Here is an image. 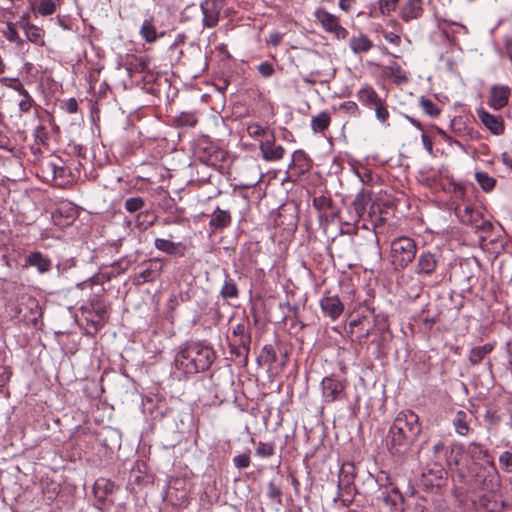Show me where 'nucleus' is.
Instances as JSON below:
<instances>
[{
  "label": "nucleus",
  "instance_id": "obj_28",
  "mask_svg": "<svg viewBox=\"0 0 512 512\" xmlns=\"http://www.w3.org/2000/svg\"><path fill=\"white\" fill-rule=\"evenodd\" d=\"M154 245L156 249L165 252L169 255H174L177 253L178 248L180 246L179 243H174L171 240L156 238Z\"/></svg>",
  "mask_w": 512,
  "mask_h": 512
},
{
  "label": "nucleus",
  "instance_id": "obj_30",
  "mask_svg": "<svg viewBox=\"0 0 512 512\" xmlns=\"http://www.w3.org/2000/svg\"><path fill=\"white\" fill-rule=\"evenodd\" d=\"M145 200L140 196L130 197L125 200L124 208L129 213H135L145 207Z\"/></svg>",
  "mask_w": 512,
  "mask_h": 512
},
{
  "label": "nucleus",
  "instance_id": "obj_44",
  "mask_svg": "<svg viewBox=\"0 0 512 512\" xmlns=\"http://www.w3.org/2000/svg\"><path fill=\"white\" fill-rule=\"evenodd\" d=\"M257 69H258V72L260 73V75L264 78L271 77L275 72L274 67L268 61H264V62L260 63L258 65Z\"/></svg>",
  "mask_w": 512,
  "mask_h": 512
},
{
  "label": "nucleus",
  "instance_id": "obj_5",
  "mask_svg": "<svg viewBox=\"0 0 512 512\" xmlns=\"http://www.w3.org/2000/svg\"><path fill=\"white\" fill-rule=\"evenodd\" d=\"M315 20L327 32L333 34L337 39H346L348 37V30L344 28L337 16L319 8L314 13Z\"/></svg>",
  "mask_w": 512,
  "mask_h": 512
},
{
  "label": "nucleus",
  "instance_id": "obj_20",
  "mask_svg": "<svg viewBox=\"0 0 512 512\" xmlns=\"http://www.w3.org/2000/svg\"><path fill=\"white\" fill-rule=\"evenodd\" d=\"M455 213L463 224H473L479 217V212L470 205H458Z\"/></svg>",
  "mask_w": 512,
  "mask_h": 512
},
{
  "label": "nucleus",
  "instance_id": "obj_37",
  "mask_svg": "<svg viewBox=\"0 0 512 512\" xmlns=\"http://www.w3.org/2000/svg\"><path fill=\"white\" fill-rule=\"evenodd\" d=\"M56 11V4L52 0H40L38 12L42 16L52 15Z\"/></svg>",
  "mask_w": 512,
  "mask_h": 512
},
{
  "label": "nucleus",
  "instance_id": "obj_34",
  "mask_svg": "<svg viewBox=\"0 0 512 512\" xmlns=\"http://www.w3.org/2000/svg\"><path fill=\"white\" fill-rule=\"evenodd\" d=\"M4 36L9 42L16 43L18 46H22L24 43L23 39L18 35L13 23L7 24Z\"/></svg>",
  "mask_w": 512,
  "mask_h": 512
},
{
  "label": "nucleus",
  "instance_id": "obj_6",
  "mask_svg": "<svg viewBox=\"0 0 512 512\" xmlns=\"http://www.w3.org/2000/svg\"><path fill=\"white\" fill-rule=\"evenodd\" d=\"M441 260L439 252L424 251L422 252L415 266V274L419 277L431 276L437 269Z\"/></svg>",
  "mask_w": 512,
  "mask_h": 512
},
{
  "label": "nucleus",
  "instance_id": "obj_3",
  "mask_svg": "<svg viewBox=\"0 0 512 512\" xmlns=\"http://www.w3.org/2000/svg\"><path fill=\"white\" fill-rule=\"evenodd\" d=\"M417 244L410 237H398L391 242L390 259L396 271L407 268L415 259Z\"/></svg>",
  "mask_w": 512,
  "mask_h": 512
},
{
  "label": "nucleus",
  "instance_id": "obj_29",
  "mask_svg": "<svg viewBox=\"0 0 512 512\" xmlns=\"http://www.w3.org/2000/svg\"><path fill=\"white\" fill-rule=\"evenodd\" d=\"M475 179L486 192L491 191L496 184V180L486 172H477L475 174Z\"/></svg>",
  "mask_w": 512,
  "mask_h": 512
},
{
  "label": "nucleus",
  "instance_id": "obj_24",
  "mask_svg": "<svg viewBox=\"0 0 512 512\" xmlns=\"http://www.w3.org/2000/svg\"><path fill=\"white\" fill-rule=\"evenodd\" d=\"M357 98L363 105L368 107L379 104V101L381 100L376 91L370 86L361 88L357 92Z\"/></svg>",
  "mask_w": 512,
  "mask_h": 512
},
{
  "label": "nucleus",
  "instance_id": "obj_56",
  "mask_svg": "<svg viewBox=\"0 0 512 512\" xmlns=\"http://www.w3.org/2000/svg\"><path fill=\"white\" fill-rule=\"evenodd\" d=\"M503 163L506 167H508L512 171V157L509 155L504 154L502 157Z\"/></svg>",
  "mask_w": 512,
  "mask_h": 512
},
{
  "label": "nucleus",
  "instance_id": "obj_47",
  "mask_svg": "<svg viewBox=\"0 0 512 512\" xmlns=\"http://www.w3.org/2000/svg\"><path fill=\"white\" fill-rule=\"evenodd\" d=\"M7 86L17 92L19 96L28 92L19 79H11Z\"/></svg>",
  "mask_w": 512,
  "mask_h": 512
},
{
  "label": "nucleus",
  "instance_id": "obj_41",
  "mask_svg": "<svg viewBox=\"0 0 512 512\" xmlns=\"http://www.w3.org/2000/svg\"><path fill=\"white\" fill-rule=\"evenodd\" d=\"M261 358L267 364H273L276 362L277 355L272 345H265L262 348Z\"/></svg>",
  "mask_w": 512,
  "mask_h": 512
},
{
  "label": "nucleus",
  "instance_id": "obj_22",
  "mask_svg": "<svg viewBox=\"0 0 512 512\" xmlns=\"http://www.w3.org/2000/svg\"><path fill=\"white\" fill-rule=\"evenodd\" d=\"M21 26L24 29L25 35L30 42H32L36 45H39V46L44 45V30L43 29H41L33 24H30L28 22L23 23Z\"/></svg>",
  "mask_w": 512,
  "mask_h": 512
},
{
  "label": "nucleus",
  "instance_id": "obj_40",
  "mask_svg": "<svg viewBox=\"0 0 512 512\" xmlns=\"http://www.w3.org/2000/svg\"><path fill=\"white\" fill-rule=\"evenodd\" d=\"M176 121L179 126L193 127L197 123V118L193 113H181Z\"/></svg>",
  "mask_w": 512,
  "mask_h": 512
},
{
  "label": "nucleus",
  "instance_id": "obj_23",
  "mask_svg": "<svg viewBox=\"0 0 512 512\" xmlns=\"http://www.w3.org/2000/svg\"><path fill=\"white\" fill-rule=\"evenodd\" d=\"M466 455L471 460H484L487 463L493 464L492 461H490L488 450H486L481 444L472 442L470 443L465 450Z\"/></svg>",
  "mask_w": 512,
  "mask_h": 512
},
{
  "label": "nucleus",
  "instance_id": "obj_11",
  "mask_svg": "<svg viewBox=\"0 0 512 512\" xmlns=\"http://www.w3.org/2000/svg\"><path fill=\"white\" fill-rule=\"evenodd\" d=\"M424 12L422 0H406L399 8V17L404 22L419 19Z\"/></svg>",
  "mask_w": 512,
  "mask_h": 512
},
{
  "label": "nucleus",
  "instance_id": "obj_59",
  "mask_svg": "<svg viewBox=\"0 0 512 512\" xmlns=\"http://www.w3.org/2000/svg\"><path fill=\"white\" fill-rule=\"evenodd\" d=\"M401 72H402V71H401L400 67H396V68L393 70V74H394L395 76H398Z\"/></svg>",
  "mask_w": 512,
  "mask_h": 512
},
{
  "label": "nucleus",
  "instance_id": "obj_4",
  "mask_svg": "<svg viewBox=\"0 0 512 512\" xmlns=\"http://www.w3.org/2000/svg\"><path fill=\"white\" fill-rule=\"evenodd\" d=\"M250 344L251 335L246 324L239 323L234 326L229 337L230 352L235 357L240 358L243 365H246L248 362Z\"/></svg>",
  "mask_w": 512,
  "mask_h": 512
},
{
  "label": "nucleus",
  "instance_id": "obj_19",
  "mask_svg": "<svg viewBox=\"0 0 512 512\" xmlns=\"http://www.w3.org/2000/svg\"><path fill=\"white\" fill-rule=\"evenodd\" d=\"M331 124V115L328 111H322L311 119V129L314 134L323 133Z\"/></svg>",
  "mask_w": 512,
  "mask_h": 512
},
{
  "label": "nucleus",
  "instance_id": "obj_49",
  "mask_svg": "<svg viewBox=\"0 0 512 512\" xmlns=\"http://www.w3.org/2000/svg\"><path fill=\"white\" fill-rule=\"evenodd\" d=\"M421 140L423 143L424 148L431 153L433 150V142L429 136H427L425 133H422Z\"/></svg>",
  "mask_w": 512,
  "mask_h": 512
},
{
  "label": "nucleus",
  "instance_id": "obj_64",
  "mask_svg": "<svg viewBox=\"0 0 512 512\" xmlns=\"http://www.w3.org/2000/svg\"><path fill=\"white\" fill-rule=\"evenodd\" d=\"M153 223H154V220L149 221V222L147 223V225L145 226V229H146V228H148V227H150V226H152V225H153Z\"/></svg>",
  "mask_w": 512,
  "mask_h": 512
},
{
  "label": "nucleus",
  "instance_id": "obj_46",
  "mask_svg": "<svg viewBox=\"0 0 512 512\" xmlns=\"http://www.w3.org/2000/svg\"><path fill=\"white\" fill-rule=\"evenodd\" d=\"M375 113L377 119L381 122H385L388 119L389 112L382 100L379 101V104L375 105Z\"/></svg>",
  "mask_w": 512,
  "mask_h": 512
},
{
  "label": "nucleus",
  "instance_id": "obj_38",
  "mask_svg": "<svg viewBox=\"0 0 512 512\" xmlns=\"http://www.w3.org/2000/svg\"><path fill=\"white\" fill-rule=\"evenodd\" d=\"M420 106L423 111L431 117H436L440 113L438 107L429 99L422 98L420 101Z\"/></svg>",
  "mask_w": 512,
  "mask_h": 512
},
{
  "label": "nucleus",
  "instance_id": "obj_1",
  "mask_svg": "<svg viewBox=\"0 0 512 512\" xmlns=\"http://www.w3.org/2000/svg\"><path fill=\"white\" fill-rule=\"evenodd\" d=\"M421 425L416 413L401 411L394 419L389 430L390 451L393 454L404 453L417 439Z\"/></svg>",
  "mask_w": 512,
  "mask_h": 512
},
{
  "label": "nucleus",
  "instance_id": "obj_7",
  "mask_svg": "<svg viewBox=\"0 0 512 512\" xmlns=\"http://www.w3.org/2000/svg\"><path fill=\"white\" fill-rule=\"evenodd\" d=\"M223 9V2L221 0H206L201 4L203 13V26L207 28L215 27L220 18V13Z\"/></svg>",
  "mask_w": 512,
  "mask_h": 512
},
{
  "label": "nucleus",
  "instance_id": "obj_57",
  "mask_svg": "<svg viewBox=\"0 0 512 512\" xmlns=\"http://www.w3.org/2000/svg\"><path fill=\"white\" fill-rule=\"evenodd\" d=\"M407 119H408V120H409V122H410L412 125H414L417 129L422 130V125H421V123H420L418 120H416V119H414V118H412V117H407Z\"/></svg>",
  "mask_w": 512,
  "mask_h": 512
},
{
  "label": "nucleus",
  "instance_id": "obj_18",
  "mask_svg": "<svg viewBox=\"0 0 512 512\" xmlns=\"http://www.w3.org/2000/svg\"><path fill=\"white\" fill-rule=\"evenodd\" d=\"M231 223V215L226 210H221L220 208H216L211 216L209 221V226L221 230Z\"/></svg>",
  "mask_w": 512,
  "mask_h": 512
},
{
  "label": "nucleus",
  "instance_id": "obj_63",
  "mask_svg": "<svg viewBox=\"0 0 512 512\" xmlns=\"http://www.w3.org/2000/svg\"><path fill=\"white\" fill-rule=\"evenodd\" d=\"M442 447H443L442 443H438V444H436V445L434 446V449H435V451H438V450H439L440 448H442Z\"/></svg>",
  "mask_w": 512,
  "mask_h": 512
},
{
  "label": "nucleus",
  "instance_id": "obj_39",
  "mask_svg": "<svg viewBox=\"0 0 512 512\" xmlns=\"http://www.w3.org/2000/svg\"><path fill=\"white\" fill-rule=\"evenodd\" d=\"M21 99L18 102V107L21 113H27L34 105V99L29 92L20 95Z\"/></svg>",
  "mask_w": 512,
  "mask_h": 512
},
{
  "label": "nucleus",
  "instance_id": "obj_55",
  "mask_svg": "<svg viewBox=\"0 0 512 512\" xmlns=\"http://www.w3.org/2000/svg\"><path fill=\"white\" fill-rule=\"evenodd\" d=\"M140 277L142 278L143 282L151 280V270L145 269L140 273Z\"/></svg>",
  "mask_w": 512,
  "mask_h": 512
},
{
  "label": "nucleus",
  "instance_id": "obj_62",
  "mask_svg": "<svg viewBox=\"0 0 512 512\" xmlns=\"http://www.w3.org/2000/svg\"><path fill=\"white\" fill-rule=\"evenodd\" d=\"M439 133L442 135V137H443L444 139H446V140H448V139H449V137L446 135V133H445L444 131H442V130H440V129H439Z\"/></svg>",
  "mask_w": 512,
  "mask_h": 512
},
{
  "label": "nucleus",
  "instance_id": "obj_50",
  "mask_svg": "<svg viewBox=\"0 0 512 512\" xmlns=\"http://www.w3.org/2000/svg\"><path fill=\"white\" fill-rule=\"evenodd\" d=\"M355 2L356 0H339L338 5L341 10L348 12L351 10Z\"/></svg>",
  "mask_w": 512,
  "mask_h": 512
},
{
  "label": "nucleus",
  "instance_id": "obj_53",
  "mask_svg": "<svg viewBox=\"0 0 512 512\" xmlns=\"http://www.w3.org/2000/svg\"><path fill=\"white\" fill-rule=\"evenodd\" d=\"M280 41H281V35L279 33H271L269 35V42L272 45L276 46L280 43Z\"/></svg>",
  "mask_w": 512,
  "mask_h": 512
},
{
  "label": "nucleus",
  "instance_id": "obj_48",
  "mask_svg": "<svg viewBox=\"0 0 512 512\" xmlns=\"http://www.w3.org/2000/svg\"><path fill=\"white\" fill-rule=\"evenodd\" d=\"M383 37L387 42L394 44V45H399V43L401 41L400 36L393 32H385L383 34Z\"/></svg>",
  "mask_w": 512,
  "mask_h": 512
},
{
  "label": "nucleus",
  "instance_id": "obj_61",
  "mask_svg": "<svg viewBox=\"0 0 512 512\" xmlns=\"http://www.w3.org/2000/svg\"><path fill=\"white\" fill-rule=\"evenodd\" d=\"M437 473H438V478H439V479H442V478H443L444 471H443L442 469H439V470L437 471Z\"/></svg>",
  "mask_w": 512,
  "mask_h": 512
},
{
  "label": "nucleus",
  "instance_id": "obj_26",
  "mask_svg": "<svg viewBox=\"0 0 512 512\" xmlns=\"http://www.w3.org/2000/svg\"><path fill=\"white\" fill-rule=\"evenodd\" d=\"M452 422L457 434L465 436L469 433V417L466 412L459 410Z\"/></svg>",
  "mask_w": 512,
  "mask_h": 512
},
{
  "label": "nucleus",
  "instance_id": "obj_52",
  "mask_svg": "<svg viewBox=\"0 0 512 512\" xmlns=\"http://www.w3.org/2000/svg\"><path fill=\"white\" fill-rule=\"evenodd\" d=\"M66 108L69 113H75L78 109L77 101L74 98H70L66 103Z\"/></svg>",
  "mask_w": 512,
  "mask_h": 512
},
{
  "label": "nucleus",
  "instance_id": "obj_43",
  "mask_svg": "<svg viewBox=\"0 0 512 512\" xmlns=\"http://www.w3.org/2000/svg\"><path fill=\"white\" fill-rule=\"evenodd\" d=\"M500 466L507 472L512 471V453L509 451L503 452L499 457Z\"/></svg>",
  "mask_w": 512,
  "mask_h": 512
},
{
  "label": "nucleus",
  "instance_id": "obj_42",
  "mask_svg": "<svg viewBox=\"0 0 512 512\" xmlns=\"http://www.w3.org/2000/svg\"><path fill=\"white\" fill-rule=\"evenodd\" d=\"M250 451L239 454L233 458V464L238 469H244L250 465Z\"/></svg>",
  "mask_w": 512,
  "mask_h": 512
},
{
  "label": "nucleus",
  "instance_id": "obj_12",
  "mask_svg": "<svg viewBox=\"0 0 512 512\" xmlns=\"http://www.w3.org/2000/svg\"><path fill=\"white\" fill-rule=\"evenodd\" d=\"M321 309L325 316L335 321L344 311V304L338 296H324L320 301Z\"/></svg>",
  "mask_w": 512,
  "mask_h": 512
},
{
  "label": "nucleus",
  "instance_id": "obj_45",
  "mask_svg": "<svg viewBox=\"0 0 512 512\" xmlns=\"http://www.w3.org/2000/svg\"><path fill=\"white\" fill-rule=\"evenodd\" d=\"M281 495H282V493H281L280 489L274 484V482H269L268 490H267L268 498L280 503Z\"/></svg>",
  "mask_w": 512,
  "mask_h": 512
},
{
  "label": "nucleus",
  "instance_id": "obj_58",
  "mask_svg": "<svg viewBox=\"0 0 512 512\" xmlns=\"http://www.w3.org/2000/svg\"><path fill=\"white\" fill-rule=\"evenodd\" d=\"M44 127L43 126H38L36 129H35V134L36 136L38 137L39 135H41V133H44Z\"/></svg>",
  "mask_w": 512,
  "mask_h": 512
},
{
  "label": "nucleus",
  "instance_id": "obj_17",
  "mask_svg": "<svg viewBox=\"0 0 512 512\" xmlns=\"http://www.w3.org/2000/svg\"><path fill=\"white\" fill-rule=\"evenodd\" d=\"M349 46L354 54H361L368 52L373 47V43L366 35L359 33L350 38Z\"/></svg>",
  "mask_w": 512,
  "mask_h": 512
},
{
  "label": "nucleus",
  "instance_id": "obj_54",
  "mask_svg": "<svg viewBox=\"0 0 512 512\" xmlns=\"http://www.w3.org/2000/svg\"><path fill=\"white\" fill-rule=\"evenodd\" d=\"M51 167L53 169L54 177L62 176L65 172V168L57 167L54 163H51Z\"/></svg>",
  "mask_w": 512,
  "mask_h": 512
},
{
  "label": "nucleus",
  "instance_id": "obj_13",
  "mask_svg": "<svg viewBox=\"0 0 512 512\" xmlns=\"http://www.w3.org/2000/svg\"><path fill=\"white\" fill-rule=\"evenodd\" d=\"M374 325L369 321L366 316L358 317L357 319L349 322L350 332L356 334L359 343H363L370 336Z\"/></svg>",
  "mask_w": 512,
  "mask_h": 512
},
{
  "label": "nucleus",
  "instance_id": "obj_51",
  "mask_svg": "<svg viewBox=\"0 0 512 512\" xmlns=\"http://www.w3.org/2000/svg\"><path fill=\"white\" fill-rule=\"evenodd\" d=\"M329 205V200L325 197L315 198L314 199V206L317 207V209H323L325 206Z\"/></svg>",
  "mask_w": 512,
  "mask_h": 512
},
{
  "label": "nucleus",
  "instance_id": "obj_16",
  "mask_svg": "<svg viewBox=\"0 0 512 512\" xmlns=\"http://www.w3.org/2000/svg\"><path fill=\"white\" fill-rule=\"evenodd\" d=\"M479 118L485 127H487L493 134L500 135L504 132L503 121L500 117L481 111L479 113Z\"/></svg>",
  "mask_w": 512,
  "mask_h": 512
},
{
  "label": "nucleus",
  "instance_id": "obj_15",
  "mask_svg": "<svg viewBox=\"0 0 512 512\" xmlns=\"http://www.w3.org/2000/svg\"><path fill=\"white\" fill-rule=\"evenodd\" d=\"M116 489V485L109 479L99 478L95 481L93 492L98 501L104 503L109 495Z\"/></svg>",
  "mask_w": 512,
  "mask_h": 512
},
{
  "label": "nucleus",
  "instance_id": "obj_21",
  "mask_svg": "<svg viewBox=\"0 0 512 512\" xmlns=\"http://www.w3.org/2000/svg\"><path fill=\"white\" fill-rule=\"evenodd\" d=\"M139 34L147 43H154L158 39L159 35L152 16L143 21Z\"/></svg>",
  "mask_w": 512,
  "mask_h": 512
},
{
  "label": "nucleus",
  "instance_id": "obj_25",
  "mask_svg": "<svg viewBox=\"0 0 512 512\" xmlns=\"http://www.w3.org/2000/svg\"><path fill=\"white\" fill-rule=\"evenodd\" d=\"M494 349V345L491 343H486L482 346L473 347L469 352V362L472 365L479 364L488 354H490Z\"/></svg>",
  "mask_w": 512,
  "mask_h": 512
},
{
  "label": "nucleus",
  "instance_id": "obj_2",
  "mask_svg": "<svg viewBox=\"0 0 512 512\" xmlns=\"http://www.w3.org/2000/svg\"><path fill=\"white\" fill-rule=\"evenodd\" d=\"M214 359L215 353L212 348L199 342H192L180 347L174 363L179 371L196 374L209 369Z\"/></svg>",
  "mask_w": 512,
  "mask_h": 512
},
{
  "label": "nucleus",
  "instance_id": "obj_60",
  "mask_svg": "<svg viewBox=\"0 0 512 512\" xmlns=\"http://www.w3.org/2000/svg\"><path fill=\"white\" fill-rule=\"evenodd\" d=\"M146 216H148V213H144V212L139 213L137 215V221H139L141 217H146Z\"/></svg>",
  "mask_w": 512,
  "mask_h": 512
},
{
  "label": "nucleus",
  "instance_id": "obj_35",
  "mask_svg": "<svg viewBox=\"0 0 512 512\" xmlns=\"http://www.w3.org/2000/svg\"><path fill=\"white\" fill-rule=\"evenodd\" d=\"M339 110L352 117H358L360 115L359 107L354 101H345L341 103L339 105Z\"/></svg>",
  "mask_w": 512,
  "mask_h": 512
},
{
  "label": "nucleus",
  "instance_id": "obj_9",
  "mask_svg": "<svg viewBox=\"0 0 512 512\" xmlns=\"http://www.w3.org/2000/svg\"><path fill=\"white\" fill-rule=\"evenodd\" d=\"M322 395L324 401L333 402L339 399L341 393L344 391V383L337 379L334 375L324 377L322 382Z\"/></svg>",
  "mask_w": 512,
  "mask_h": 512
},
{
  "label": "nucleus",
  "instance_id": "obj_32",
  "mask_svg": "<svg viewBox=\"0 0 512 512\" xmlns=\"http://www.w3.org/2000/svg\"><path fill=\"white\" fill-rule=\"evenodd\" d=\"M399 0H378V8L382 16H389L396 10Z\"/></svg>",
  "mask_w": 512,
  "mask_h": 512
},
{
  "label": "nucleus",
  "instance_id": "obj_31",
  "mask_svg": "<svg viewBox=\"0 0 512 512\" xmlns=\"http://www.w3.org/2000/svg\"><path fill=\"white\" fill-rule=\"evenodd\" d=\"M220 295L224 299L236 298L238 296L237 285L232 280H226L220 290Z\"/></svg>",
  "mask_w": 512,
  "mask_h": 512
},
{
  "label": "nucleus",
  "instance_id": "obj_33",
  "mask_svg": "<svg viewBox=\"0 0 512 512\" xmlns=\"http://www.w3.org/2000/svg\"><path fill=\"white\" fill-rule=\"evenodd\" d=\"M247 133L251 138H259L261 136H267L268 129L266 127L261 126L258 123L252 122L247 125Z\"/></svg>",
  "mask_w": 512,
  "mask_h": 512
},
{
  "label": "nucleus",
  "instance_id": "obj_27",
  "mask_svg": "<svg viewBox=\"0 0 512 512\" xmlns=\"http://www.w3.org/2000/svg\"><path fill=\"white\" fill-rule=\"evenodd\" d=\"M370 200V194L364 190L357 194L355 200L353 201V207L357 216L362 217L364 215Z\"/></svg>",
  "mask_w": 512,
  "mask_h": 512
},
{
  "label": "nucleus",
  "instance_id": "obj_36",
  "mask_svg": "<svg viewBox=\"0 0 512 512\" xmlns=\"http://www.w3.org/2000/svg\"><path fill=\"white\" fill-rule=\"evenodd\" d=\"M275 446L272 443L260 442L256 448V454L262 458H268L274 455Z\"/></svg>",
  "mask_w": 512,
  "mask_h": 512
},
{
  "label": "nucleus",
  "instance_id": "obj_14",
  "mask_svg": "<svg viewBox=\"0 0 512 512\" xmlns=\"http://www.w3.org/2000/svg\"><path fill=\"white\" fill-rule=\"evenodd\" d=\"M25 266L35 267L40 274H45L50 271L52 262L40 251H33L25 257Z\"/></svg>",
  "mask_w": 512,
  "mask_h": 512
},
{
  "label": "nucleus",
  "instance_id": "obj_10",
  "mask_svg": "<svg viewBox=\"0 0 512 512\" xmlns=\"http://www.w3.org/2000/svg\"><path fill=\"white\" fill-rule=\"evenodd\" d=\"M259 149L265 161H278L283 158L285 149L276 145L274 133L271 132L265 141H261Z\"/></svg>",
  "mask_w": 512,
  "mask_h": 512
},
{
  "label": "nucleus",
  "instance_id": "obj_8",
  "mask_svg": "<svg viewBox=\"0 0 512 512\" xmlns=\"http://www.w3.org/2000/svg\"><path fill=\"white\" fill-rule=\"evenodd\" d=\"M511 89L507 85L495 84L491 86L488 96V104L494 110H501L509 101Z\"/></svg>",
  "mask_w": 512,
  "mask_h": 512
}]
</instances>
